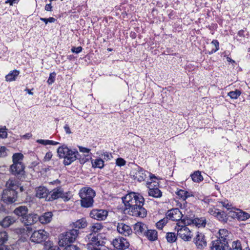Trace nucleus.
Instances as JSON below:
<instances>
[{"label":"nucleus","mask_w":250,"mask_h":250,"mask_svg":"<svg viewBox=\"0 0 250 250\" xmlns=\"http://www.w3.org/2000/svg\"><path fill=\"white\" fill-rule=\"evenodd\" d=\"M57 153L60 158L64 159L63 163L67 166L74 162L79 154L77 150L71 149L65 145L58 147Z\"/></svg>","instance_id":"f257e3e1"},{"label":"nucleus","mask_w":250,"mask_h":250,"mask_svg":"<svg viewBox=\"0 0 250 250\" xmlns=\"http://www.w3.org/2000/svg\"><path fill=\"white\" fill-rule=\"evenodd\" d=\"M122 200L125 206V210L127 211L138 204H144L145 201L142 195L135 192L126 194L122 197Z\"/></svg>","instance_id":"f03ea898"},{"label":"nucleus","mask_w":250,"mask_h":250,"mask_svg":"<svg viewBox=\"0 0 250 250\" xmlns=\"http://www.w3.org/2000/svg\"><path fill=\"white\" fill-rule=\"evenodd\" d=\"M79 195L83 207L88 208L92 206L93 198L95 196V192L93 189L89 187L83 188L80 190Z\"/></svg>","instance_id":"7ed1b4c3"},{"label":"nucleus","mask_w":250,"mask_h":250,"mask_svg":"<svg viewBox=\"0 0 250 250\" xmlns=\"http://www.w3.org/2000/svg\"><path fill=\"white\" fill-rule=\"evenodd\" d=\"M79 230L77 229H72L62 233L59 238L58 242L60 247H64L69 243L74 242L78 237Z\"/></svg>","instance_id":"20e7f679"},{"label":"nucleus","mask_w":250,"mask_h":250,"mask_svg":"<svg viewBox=\"0 0 250 250\" xmlns=\"http://www.w3.org/2000/svg\"><path fill=\"white\" fill-rule=\"evenodd\" d=\"M188 225L184 224L183 219L177 223L175 229L177 232V235L183 240L189 241L193 236L191 231L186 226Z\"/></svg>","instance_id":"39448f33"},{"label":"nucleus","mask_w":250,"mask_h":250,"mask_svg":"<svg viewBox=\"0 0 250 250\" xmlns=\"http://www.w3.org/2000/svg\"><path fill=\"white\" fill-rule=\"evenodd\" d=\"M130 174L134 180L139 182L144 181L147 176L150 177V181H153V179H156V177L154 175L138 166L132 169Z\"/></svg>","instance_id":"423d86ee"},{"label":"nucleus","mask_w":250,"mask_h":250,"mask_svg":"<svg viewBox=\"0 0 250 250\" xmlns=\"http://www.w3.org/2000/svg\"><path fill=\"white\" fill-rule=\"evenodd\" d=\"M185 217L183 218V222L185 225H191L194 224L196 227L198 228L203 227L204 228L207 224L206 220L204 218H196L192 219V216H193V213L191 212L189 213V212H185Z\"/></svg>","instance_id":"0eeeda50"},{"label":"nucleus","mask_w":250,"mask_h":250,"mask_svg":"<svg viewBox=\"0 0 250 250\" xmlns=\"http://www.w3.org/2000/svg\"><path fill=\"white\" fill-rule=\"evenodd\" d=\"M155 180L153 179V181H148L146 183V185L148 188V194L149 196L158 198L162 196V192L158 188V183L155 181Z\"/></svg>","instance_id":"6e6552de"},{"label":"nucleus","mask_w":250,"mask_h":250,"mask_svg":"<svg viewBox=\"0 0 250 250\" xmlns=\"http://www.w3.org/2000/svg\"><path fill=\"white\" fill-rule=\"evenodd\" d=\"M188 212L187 210H184L183 211H180L178 208H173L169 210L166 213L167 219H169L172 221H181L183 218L185 217V213Z\"/></svg>","instance_id":"1a4fd4ad"},{"label":"nucleus","mask_w":250,"mask_h":250,"mask_svg":"<svg viewBox=\"0 0 250 250\" xmlns=\"http://www.w3.org/2000/svg\"><path fill=\"white\" fill-rule=\"evenodd\" d=\"M59 198L63 199L64 201H67L70 199L67 196V193L64 192L61 188L58 187L50 191L49 198L47 199V201H52Z\"/></svg>","instance_id":"9d476101"},{"label":"nucleus","mask_w":250,"mask_h":250,"mask_svg":"<svg viewBox=\"0 0 250 250\" xmlns=\"http://www.w3.org/2000/svg\"><path fill=\"white\" fill-rule=\"evenodd\" d=\"M85 241L87 242L86 246L87 249L98 250L95 247L100 245L98 235L93 233L89 234L85 237Z\"/></svg>","instance_id":"9b49d317"},{"label":"nucleus","mask_w":250,"mask_h":250,"mask_svg":"<svg viewBox=\"0 0 250 250\" xmlns=\"http://www.w3.org/2000/svg\"><path fill=\"white\" fill-rule=\"evenodd\" d=\"M17 194V192L14 190L5 189L3 191L1 199L7 204H11L16 201Z\"/></svg>","instance_id":"f8f14e48"},{"label":"nucleus","mask_w":250,"mask_h":250,"mask_svg":"<svg viewBox=\"0 0 250 250\" xmlns=\"http://www.w3.org/2000/svg\"><path fill=\"white\" fill-rule=\"evenodd\" d=\"M144 204H138L130 210H128L127 213L132 216L144 218L147 214L146 210L143 207Z\"/></svg>","instance_id":"ddd939ff"},{"label":"nucleus","mask_w":250,"mask_h":250,"mask_svg":"<svg viewBox=\"0 0 250 250\" xmlns=\"http://www.w3.org/2000/svg\"><path fill=\"white\" fill-rule=\"evenodd\" d=\"M48 233L43 229H40L35 231L32 234L30 240L31 241L35 243H41L45 241L47 237Z\"/></svg>","instance_id":"4468645a"},{"label":"nucleus","mask_w":250,"mask_h":250,"mask_svg":"<svg viewBox=\"0 0 250 250\" xmlns=\"http://www.w3.org/2000/svg\"><path fill=\"white\" fill-rule=\"evenodd\" d=\"M39 216L35 213L27 214L25 216L21 218V221L25 226H32L39 221Z\"/></svg>","instance_id":"2eb2a0df"},{"label":"nucleus","mask_w":250,"mask_h":250,"mask_svg":"<svg viewBox=\"0 0 250 250\" xmlns=\"http://www.w3.org/2000/svg\"><path fill=\"white\" fill-rule=\"evenodd\" d=\"M112 245L117 249L124 250L129 247V243L126 239L118 237L112 241Z\"/></svg>","instance_id":"dca6fc26"},{"label":"nucleus","mask_w":250,"mask_h":250,"mask_svg":"<svg viewBox=\"0 0 250 250\" xmlns=\"http://www.w3.org/2000/svg\"><path fill=\"white\" fill-rule=\"evenodd\" d=\"M210 249V250H229L228 243L217 239L211 242Z\"/></svg>","instance_id":"f3484780"},{"label":"nucleus","mask_w":250,"mask_h":250,"mask_svg":"<svg viewBox=\"0 0 250 250\" xmlns=\"http://www.w3.org/2000/svg\"><path fill=\"white\" fill-rule=\"evenodd\" d=\"M108 215V212L104 209H93L90 213V217L97 220H104Z\"/></svg>","instance_id":"a211bd4d"},{"label":"nucleus","mask_w":250,"mask_h":250,"mask_svg":"<svg viewBox=\"0 0 250 250\" xmlns=\"http://www.w3.org/2000/svg\"><path fill=\"white\" fill-rule=\"evenodd\" d=\"M24 166L23 163L13 164L10 167V169L13 175L19 177L24 174Z\"/></svg>","instance_id":"6ab92c4d"},{"label":"nucleus","mask_w":250,"mask_h":250,"mask_svg":"<svg viewBox=\"0 0 250 250\" xmlns=\"http://www.w3.org/2000/svg\"><path fill=\"white\" fill-rule=\"evenodd\" d=\"M194 242L197 248L199 249H202L207 246L205 236L202 233H197L194 239Z\"/></svg>","instance_id":"aec40b11"},{"label":"nucleus","mask_w":250,"mask_h":250,"mask_svg":"<svg viewBox=\"0 0 250 250\" xmlns=\"http://www.w3.org/2000/svg\"><path fill=\"white\" fill-rule=\"evenodd\" d=\"M36 196L40 199L43 198L47 201L49 198L50 191L44 186H40L35 189Z\"/></svg>","instance_id":"412c9836"},{"label":"nucleus","mask_w":250,"mask_h":250,"mask_svg":"<svg viewBox=\"0 0 250 250\" xmlns=\"http://www.w3.org/2000/svg\"><path fill=\"white\" fill-rule=\"evenodd\" d=\"M117 229L119 233L125 236H129L132 233L131 227L123 223H118Z\"/></svg>","instance_id":"4be33fe9"},{"label":"nucleus","mask_w":250,"mask_h":250,"mask_svg":"<svg viewBox=\"0 0 250 250\" xmlns=\"http://www.w3.org/2000/svg\"><path fill=\"white\" fill-rule=\"evenodd\" d=\"M147 227L146 225L141 222H138L133 226V229L135 233L138 235H145Z\"/></svg>","instance_id":"5701e85b"},{"label":"nucleus","mask_w":250,"mask_h":250,"mask_svg":"<svg viewBox=\"0 0 250 250\" xmlns=\"http://www.w3.org/2000/svg\"><path fill=\"white\" fill-rule=\"evenodd\" d=\"M17 219L12 216H7L4 217L0 222V225L3 228H8L16 222Z\"/></svg>","instance_id":"b1692460"},{"label":"nucleus","mask_w":250,"mask_h":250,"mask_svg":"<svg viewBox=\"0 0 250 250\" xmlns=\"http://www.w3.org/2000/svg\"><path fill=\"white\" fill-rule=\"evenodd\" d=\"M74 229H81L86 228L87 226V223L85 218H81L77 220L76 221L73 222L71 225Z\"/></svg>","instance_id":"393cba45"},{"label":"nucleus","mask_w":250,"mask_h":250,"mask_svg":"<svg viewBox=\"0 0 250 250\" xmlns=\"http://www.w3.org/2000/svg\"><path fill=\"white\" fill-rule=\"evenodd\" d=\"M28 208L26 206H20L16 208L14 210V213L21 218L25 216L28 213Z\"/></svg>","instance_id":"a878e982"},{"label":"nucleus","mask_w":250,"mask_h":250,"mask_svg":"<svg viewBox=\"0 0 250 250\" xmlns=\"http://www.w3.org/2000/svg\"><path fill=\"white\" fill-rule=\"evenodd\" d=\"M39 221L42 224L49 223L52 220V213L51 212H46L39 217Z\"/></svg>","instance_id":"bb28decb"},{"label":"nucleus","mask_w":250,"mask_h":250,"mask_svg":"<svg viewBox=\"0 0 250 250\" xmlns=\"http://www.w3.org/2000/svg\"><path fill=\"white\" fill-rule=\"evenodd\" d=\"M144 236H146L149 240L151 241H154L157 239V231L154 229H147Z\"/></svg>","instance_id":"cd10ccee"},{"label":"nucleus","mask_w":250,"mask_h":250,"mask_svg":"<svg viewBox=\"0 0 250 250\" xmlns=\"http://www.w3.org/2000/svg\"><path fill=\"white\" fill-rule=\"evenodd\" d=\"M176 193L179 199L183 201H185L188 198L192 196L190 192L183 189L178 190Z\"/></svg>","instance_id":"c85d7f7f"},{"label":"nucleus","mask_w":250,"mask_h":250,"mask_svg":"<svg viewBox=\"0 0 250 250\" xmlns=\"http://www.w3.org/2000/svg\"><path fill=\"white\" fill-rule=\"evenodd\" d=\"M91 164L93 168L102 169L104 167V161L101 158L91 159Z\"/></svg>","instance_id":"c756f323"},{"label":"nucleus","mask_w":250,"mask_h":250,"mask_svg":"<svg viewBox=\"0 0 250 250\" xmlns=\"http://www.w3.org/2000/svg\"><path fill=\"white\" fill-rule=\"evenodd\" d=\"M6 189H9L11 190H16L18 187V182L17 180L13 179H9L6 184Z\"/></svg>","instance_id":"7c9ffc66"},{"label":"nucleus","mask_w":250,"mask_h":250,"mask_svg":"<svg viewBox=\"0 0 250 250\" xmlns=\"http://www.w3.org/2000/svg\"><path fill=\"white\" fill-rule=\"evenodd\" d=\"M237 215V219L240 221H245L250 218V214L242 210H238Z\"/></svg>","instance_id":"2f4dec72"},{"label":"nucleus","mask_w":250,"mask_h":250,"mask_svg":"<svg viewBox=\"0 0 250 250\" xmlns=\"http://www.w3.org/2000/svg\"><path fill=\"white\" fill-rule=\"evenodd\" d=\"M229 235V232L228 230L226 229H221L219 230L218 232V237L217 239H220V240L224 242L225 241V243H228L227 240V237Z\"/></svg>","instance_id":"473e14b6"},{"label":"nucleus","mask_w":250,"mask_h":250,"mask_svg":"<svg viewBox=\"0 0 250 250\" xmlns=\"http://www.w3.org/2000/svg\"><path fill=\"white\" fill-rule=\"evenodd\" d=\"M19 71L16 70L11 71L5 76V80L7 82L15 81L17 77L19 75Z\"/></svg>","instance_id":"72a5a7b5"},{"label":"nucleus","mask_w":250,"mask_h":250,"mask_svg":"<svg viewBox=\"0 0 250 250\" xmlns=\"http://www.w3.org/2000/svg\"><path fill=\"white\" fill-rule=\"evenodd\" d=\"M215 217L220 221L226 223L228 220V217L226 214L223 211L219 210L216 214Z\"/></svg>","instance_id":"f704fd0d"},{"label":"nucleus","mask_w":250,"mask_h":250,"mask_svg":"<svg viewBox=\"0 0 250 250\" xmlns=\"http://www.w3.org/2000/svg\"><path fill=\"white\" fill-rule=\"evenodd\" d=\"M191 176L194 182L199 183L203 180V177L199 171L194 172Z\"/></svg>","instance_id":"c9c22d12"},{"label":"nucleus","mask_w":250,"mask_h":250,"mask_svg":"<svg viewBox=\"0 0 250 250\" xmlns=\"http://www.w3.org/2000/svg\"><path fill=\"white\" fill-rule=\"evenodd\" d=\"M36 142L42 144L44 146H47V145H52V146H56L59 144L58 142H55L52 140H42V139H38L36 141Z\"/></svg>","instance_id":"e433bc0d"},{"label":"nucleus","mask_w":250,"mask_h":250,"mask_svg":"<svg viewBox=\"0 0 250 250\" xmlns=\"http://www.w3.org/2000/svg\"><path fill=\"white\" fill-rule=\"evenodd\" d=\"M23 158V155L21 153H16L13 154L12 156V161L13 164L23 163L22 161Z\"/></svg>","instance_id":"4c0bfd02"},{"label":"nucleus","mask_w":250,"mask_h":250,"mask_svg":"<svg viewBox=\"0 0 250 250\" xmlns=\"http://www.w3.org/2000/svg\"><path fill=\"white\" fill-rule=\"evenodd\" d=\"M103 226L102 225L101 223H97L93 224L91 227H90V230L92 232L96 233L102 230L103 229Z\"/></svg>","instance_id":"58836bf2"},{"label":"nucleus","mask_w":250,"mask_h":250,"mask_svg":"<svg viewBox=\"0 0 250 250\" xmlns=\"http://www.w3.org/2000/svg\"><path fill=\"white\" fill-rule=\"evenodd\" d=\"M44 247L46 250H60L58 246H54L50 241L46 242Z\"/></svg>","instance_id":"ea45409f"},{"label":"nucleus","mask_w":250,"mask_h":250,"mask_svg":"<svg viewBox=\"0 0 250 250\" xmlns=\"http://www.w3.org/2000/svg\"><path fill=\"white\" fill-rule=\"evenodd\" d=\"M241 94V92L239 90H235L234 91H230L228 93V95L232 99H237Z\"/></svg>","instance_id":"a19ab883"},{"label":"nucleus","mask_w":250,"mask_h":250,"mask_svg":"<svg viewBox=\"0 0 250 250\" xmlns=\"http://www.w3.org/2000/svg\"><path fill=\"white\" fill-rule=\"evenodd\" d=\"M166 238L167 241L169 243H173L177 239V236H176V234L173 232L167 233Z\"/></svg>","instance_id":"79ce46f5"},{"label":"nucleus","mask_w":250,"mask_h":250,"mask_svg":"<svg viewBox=\"0 0 250 250\" xmlns=\"http://www.w3.org/2000/svg\"><path fill=\"white\" fill-rule=\"evenodd\" d=\"M100 156L104 161H109L113 158L111 153L108 152H104L100 155Z\"/></svg>","instance_id":"37998d69"},{"label":"nucleus","mask_w":250,"mask_h":250,"mask_svg":"<svg viewBox=\"0 0 250 250\" xmlns=\"http://www.w3.org/2000/svg\"><path fill=\"white\" fill-rule=\"evenodd\" d=\"M8 240V236L5 231L0 232V244H3Z\"/></svg>","instance_id":"c03bdc74"},{"label":"nucleus","mask_w":250,"mask_h":250,"mask_svg":"<svg viewBox=\"0 0 250 250\" xmlns=\"http://www.w3.org/2000/svg\"><path fill=\"white\" fill-rule=\"evenodd\" d=\"M167 219L164 218L156 224V227L159 229H162L164 226L167 223Z\"/></svg>","instance_id":"a18cd8bd"},{"label":"nucleus","mask_w":250,"mask_h":250,"mask_svg":"<svg viewBox=\"0 0 250 250\" xmlns=\"http://www.w3.org/2000/svg\"><path fill=\"white\" fill-rule=\"evenodd\" d=\"M7 128L5 126L0 127V138H6L7 137Z\"/></svg>","instance_id":"49530a36"},{"label":"nucleus","mask_w":250,"mask_h":250,"mask_svg":"<svg viewBox=\"0 0 250 250\" xmlns=\"http://www.w3.org/2000/svg\"><path fill=\"white\" fill-rule=\"evenodd\" d=\"M7 149L3 146H0V157H4L7 155Z\"/></svg>","instance_id":"de8ad7c7"},{"label":"nucleus","mask_w":250,"mask_h":250,"mask_svg":"<svg viewBox=\"0 0 250 250\" xmlns=\"http://www.w3.org/2000/svg\"><path fill=\"white\" fill-rule=\"evenodd\" d=\"M211 44L214 46L215 48H213L211 50V52H209L210 54L214 53L219 49V42L217 40H213L211 42Z\"/></svg>","instance_id":"09e8293b"},{"label":"nucleus","mask_w":250,"mask_h":250,"mask_svg":"<svg viewBox=\"0 0 250 250\" xmlns=\"http://www.w3.org/2000/svg\"><path fill=\"white\" fill-rule=\"evenodd\" d=\"M56 75V74L54 72L50 74L49 78L47 82L49 84H51L54 82Z\"/></svg>","instance_id":"8fccbe9b"},{"label":"nucleus","mask_w":250,"mask_h":250,"mask_svg":"<svg viewBox=\"0 0 250 250\" xmlns=\"http://www.w3.org/2000/svg\"><path fill=\"white\" fill-rule=\"evenodd\" d=\"M219 210L218 209L214 207H210V208H209L208 210V212L210 214H211V215H213L214 217H215L216 216V214H217V212Z\"/></svg>","instance_id":"3c124183"},{"label":"nucleus","mask_w":250,"mask_h":250,"mask_svg":"<svg viewBox=\"0 0 250 250\" xmlns=\"http://www.w3.org/2000/svg\"><path fill=\"white\" fill-rule=\"evenodd\" d=\"M64 250H80L79 247L73 245H67L65 246Z\"/></svg>","instance_id":"603ef678"},{"label":"nucleus","mask_w":250,"mask_h":250,"mask_svg":"<svg viewBox=\"0 0 250 250\" xmlns=\"http://www.w3.org/2000/svg\"><path fill=\"white\" fill-rule=\"evenodd\" d=\"M221 204L223 207L226 208L228 210H229L232 208V205L228 201L222 202Z\"/></svg>","instance_id":"864d4df0"},{"label":"nucleus","mask_w":250,"mask_h":250,"mask_svg":"<svg viewBox=\"0 0 250 250\" xmlns=\"http://www.w3.org/2000/svg\"><path fill=\"white\" fill-rule=\"evenodd\" d=\"M116 164L117 166L122 167L125 165V161L122 158H118L116 160Z\"/></svg>","instance_id":"5fc2aeb1"},{"label":"nucleus","mask_w":250,"mask_h":250,"mask_svg":"<svg viewBox=\"0 0 250 250\" xmlns=\"http://www.w3.org/2000/svg\"><path fill=\"white\" fill-rule=\"evenodd\" d=\"M40 20L44 21L46 24L48 22H54L56 21L55 19L52 17H50L48 19L41 18Z\"/></svg>","instance_id":"6e6d98bb"},{"label":"nucleus","mask_w":250,"mask_h":250,"mask_svg":"<svg viewBox=\"0 0 250 250\" xmlns=\"http://www.w3.org/2000/svg\"><path fill=\"white\" fill-rule=\"evenodd\" d=\"M52 153L51 152H48L46 153L43 158L44 162H48L50 161L52 157Z\"/></svg>","instance_id":"4d7b16f0"},{"label":"nucleus","mask_w":250,"mask_h":250,"mask_svg":"<svg viewBox=\"0 0 250 250\" xmlns=\"http://www.w3.org/2000/svg\"><path fill=\"white\" fill-rule=\"evenodd\" d=\"M82 50H83V48L81 46H78L77 47H72L71 48L72 52L76 53V54L80 53L81 52H82Z\"/></svg>","instance_id":"13d9d810"},{"label":"nucleus","mask_w":250,"mask_h":250,"mask_svg":"<svg viewBox=\"0 0 250 250\" xmlns=\"http://www.w3.org/2000/svg\"><path fill=\"white\" fill-rule=\"evenodd\" d=\"M79 149L80 152L83 153H89L90 149L83 146H79Z\"/></svg>","instance_id":"bf43d9fd"},{"label":"nucleus","mask_w":250,"mask_h":250,"mask_svg":"<svg viewBox=\"0 0 250 250\" xmlns=\"http://www.w3.org/2000/svg\"><path fill=\"white\" fill-rule=\"evenodd\" d=\"M18 0H7L5 1V3L6 4L9 3L10 5L12 6L13 4L17 3Z\"/></svg>","instance_id":"052dcab7"},{"label":"nucleus","mask_w":250,"mask_h":250,"mask_svg":"<svg viewBox=\"0 0 250 250\" xmlns=\"http://www.w3.org/2000/svg\"><path fill=\"white\" fill-rule=\"evenodd\" d=\"M64 129L66 134H70L71 133V131L70 130V129L68 125H65L64 126Z\"/></svg>","instance_id":"680f3d73"},{"label":"nucleus","mask_w":250,"mask_h":250,"mask_svg":"<svg viewBox=\"0 0 250 250\" xmlns=\"http://www.w3.org/2000/svg\"><path fill=\"white\" fill-rule=\"evenodd\" d=\"M52 6L50 3L46 4L45 10L47 11H51L52 10Z\"/></svg>","instance_id":"e2e57ef3"},{"label":"nucleus","mask_w":250,"mask_h":250,"mask_svg":"<svg viewBox=\"0 0 250 250\" xmlns=\"http://www.w3.org/2000/svg\"><path fill=\"white\" fill-rule=\"evenodd\" d=\"M245 31L244 30H241L238 32V35L240 37L244 38L245 37Z\"/></svg>","instance_id":"0e129e2a"},{"label":"nucleus","mask_w":250,"mask_h":250,"mask_svg":"<svg viewBox=\"0 0 250 250\" xmlns=\"http://www.w3.org/2000/svg\"><path fill=\"white\" fill-rule=\"evenodd\" d=\"M229 213L230 214V215H231L233 218H237L236 214L237 213V212H235L234 211H230Z\"/></svg>","instance_id":"69168bd1"},{"label":"nucleus","mask_w":250,"mask_h":250,"mask_svg":"<svg viewBox=\"0 0 250 250\" xmlns=\"http://www.w3.org/2000/svg\"><path fill=\"white\" fill-rule=\"evenodd\" d=\"M0 250H9L7 246L3 245V244H0Z\"/></svg>","instance_id":"338daca9"},{"label":"nucleus","mask_w":250,"mask_h":250,"mask_svg":"<svg viewBox=\"0 0 250 250\" xmlns=\"http://www.w3.org/2000/svg\"><path fill=\"white\" fill-rule=\"evenodd\" d=\"M25 90L27 92V93L30 95H33V93L31 91L30 89H26Z\"/></svg>","instance_id":"774afa93"}]
</instances>
